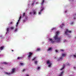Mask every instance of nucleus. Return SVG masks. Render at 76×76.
<instances>
[{
	"instance_id": "de8ad7c7",
	"label": "nucleus",
	"mask_w": 76,
	"mask_h": 76,
	"mask_svg": "<svg viewBox=\"0 0 76 76\" xmlns=\"http://www.w3.org/2000/svg\"><path fill=\"white\" fill-rule=\"evenodd\" d=\"M41 8H42V7H41Z\"/></svg>"
},
{
	"instance_id": "39448f33",
	"label": "nucleus",
	"mask_w": 76,
	"mask_h": 76,
	"mask_svg": "<svg viewBox=\"0 0 76 76\" xmlns=\"http://www.w3.org/2000/svg\"><path fill=\"white\" fill-rule=\"evenodd\" d=\"M47 64H49L48 67H51V64H51V63H50V61H47Z\"/></svg>"
},
{
	"instance_id": "7c9ffc66",
	"label": "nucleus",
	"mask_w": 76,
	"mask_h": 76,
	"mask_svg": "<svg viewBox=\"0 0 76 76\" xmlns=\"http://www.w3.org/2000/svg\"><path fill=\"white\" fill-rule=\"evenodd\" d=\"M54 29H55V28H53L52 29V31H53V30H54Z\"/></svg>"
},
{
	"instance_id": "37998d69",
	"label": "nucleus",
	"mask_w": 76,
	"mask_h": 76,
	"mask_svg": "<svg viewBox=\"0 0 76 76\" xmlns=\"http://www.w3.org/2000/svg\"><path fill=\"white\" fill-rule=\"evenodd\" d=\"M23 22H25V20H23Z\"/></svg>"
},
{
	"instance_id": "cd10ccee",
	"label": "nucleus",
	"mask_w": 76,
	"mask_h": 76,
	"mask_svg": "<svg viewBox=\"0 0 76 76\" xmlns=\"http://www.w3.org/2000/svg\"><path fill=\"white\" fill-rule=\"evenodd\" d=\"M18 24H19V22H17V25L16 26H17L18 25Z\"/></svg>"
},
{
	"instance_id": "a18cd8bd",
	"label": "nucleus",
	"mask_w": 76,
	"mask_h": 76,
	"mask_svg": "<svg viewBox=\"0 0 76 76\" xmlns=\"http://www.w3.org/2000/svg\"><path fill=\"white\" fill-rule=\"evenodd\" d=\"M12 51H13V50H12Z\"/></svg>"
},
{
	"instance_id": "423d86ee",
	"label": "nucleus",
	"mask_w": 76,
	"mask_h": 76,
	"mask_svg": "<svg viewBox=\"0 0 76 76\" xmlns=\"http://www.w3.org/2000/svg\"><path fill=\"white\" fill-rule=\"evenodd\" d=\"M44 8H42V9H41V10H40V11L39 12V15H41L42 12L43 11V10H44Z\"/></svg>"
},
{
	"instance_id": "c9c22d12",
	"label": "nucleus",
	"mask_w": 76,
	"mask_h": 76,
	"mask_svg": "<svg viewBox=\"0 0 76 76\" xmlns=\"http://www.w3.org/2000/svg\"><path fill=\"white\" fill-rule=\"evenodd\" d=\"M73 56L75 57H76V55H74Z\"/></svg>"
},
{
	"instance_id": "72a5a7b5",
	"label": "nucleus",
	"mask_w": 76,
	"mask_h": 76,
	"mask_svg": "<svg viewBox=\"0 0 76 76\" xmlns=\"http://www.w3.org/2000/svg\"><path fill=\"white\" fill-rule=\"evenodd\" d=\"M55 51L56 53H57V52H58V50H56Z\"/></svg>"
},
{
	"instance_id": "393cba45",
	"label": "nucleus",
	"mask_w": 76,
	"mask_h": 76,
	"mask_svg": "<svg viewBox=\"0 0 76 76\" xmlns=\"http://www.w3.org/2000/svg\"><path fill=\"white\" fill-rule=\"evenodd\" d=\"M20 64L21 66H23V63H20Z\"/></svg>"
},
{
	"instance_id": "c756f323",
	"label": "nucleus",
	"mask_w": 76,
	"mask_h": 76,
	"mask_svg": "<svg viewBox=\"0 0 76 76\" xmlns=\"http://www.w3.org/2000/svg\"><path fill=\"white\" fill-rule=\"evenodd\" d=\"M18 31V29L16 28V29L15 30L14 32H16Z\"/></svg>"
},
{
	"instance_id": "c03bdc74",
	"label": "nucleus",
	"mask_w": 76,
	"mask_h": 76,
	"mask_svg": "<svg viewBox=\"0 0 76 76\" xmlns=\"http://www.w3.org/2000/svg\"><path fill=\"white\" fill-rule=\"evenodd\" d=\"M26 76H29L28 75H27Z\"/></svg>"
},
{
	"instance_id": "79ce46f5",
	"label": "nucleus",
	"mask_w": 76,
	"mask_h": 76,
	"mask_svg": "<svg viewBox=\"0 0 76 76\" xmlns=\"http://www.w3.org/2000/svg\"><path fill=\"white\" fill-rule=\"evenodd\" d=\"M65 13H66V12H67V11L66 10L65 11Z\"/></svg>"
},
{
	"instance_id": "5701e85b",
	"label": "nucleus",
	"mask_w": 76,
	"mask_h": 76,
	"mask_svg": "<svg viewBox=\"0 0 76 76\" xmlns=\"http://www.w3.org/2000/svg\"><path fill=\"white\" fill-rule=\"evenodd\" d=\"M44 0H43L42 3L41 4V5H43L44 4Z\"/></svg>"
},
{
	"instance_id": "c85d7f7f",
	"label": "nucleus",
	"mask_w": 76,
	"mask_h": 76,
	"mask_svg": "<svg viewBox=\"0 0 76 76\" xmlns=\"http://www.w3.org/2000/svg\"><path fill=\"white\" fill-rule=\"evenodd\" d=\"M36 57H34V58L32 59V60H34L35 59H36Z\"/></svg>"
},
{
	"instance_id": "473e14b6",
	"label": "nucleus",
	"mask_w": 76,
	"mask_h": 76,
	"mask_svg": "<svg viewBox=\"0 0 76 76\" xmlns=\"http://www.w3.org/2000/svg\"><path fill=\"white\" fill-rule=\"evenodd\" d=\"M39 69H40V67H38L37 69H38V70H39Z\"/></svg>"
},
{
	"instance_id": "2f4dec72",
	"label": "nucleus",
	"mask_w": 76,
	"mask_h": 76,
	"mask_svg": "<svg viewBox=\"0 0 76 76\" xmlns=\"http://www.w3.org/2000/svg\"><path fill=\"white\" fill-rule=\"evenodd\" d=\"M60 50L61 51H64V50Z\"/></svg>"
},
{
	"instance_id": "20e7f679",
	"label": "nucleus",
	"mask_w": 76,
	"mask_h": 76,
	"mask_svg": "<svg viewBox=\"0 0 76 76\" xmlns=\"http://www.w3.org/2000/svg\"><path fill=\"white\" fill-rule=\"evenodd\" d=\"M33 55V53H31V52L28 53V58H31V56Z\"/></svg>"
},
{
	"instance_id": "4be33fe9",
	"label": "nucleus",
	"mask_w": 76,
	"mask_h": 76,
	"mask_svg": "<svg viewBox=\"0 0 76 76\" xmlns=\"http://www.w3.org/2000/svg\"><path fill=\"white\" fill-rule=\"evenodd\" d=\"M66 65H67L68 66H70V63H66Z\"/></svg>"
},
{
	"instance_id": "4468645a",
	"label": "nucleus",
	"mask_w": 76,
	"mask_h": 76,
	"mask_svg": "<svg viewBox=\"0 0 76 76\" xmlns=\"http://www.w3.org/2000/svg\"><path fill=\"white\" fill-rule=\"evenodd\" d=\"M64 71H62L61 72V74L59 75V76H62V74L63 73H64Z\"/></svg>"
},
{
	"instance_id": "a878e982",
	"label": "nucleus",
	"mask_w": 76,
	"mask_h": 76,
	"mask_svg": "<svg viewBox=\"0 0 76 76\" xmlns=\"http://www.w3.org/2000/svg\"><path fill=\"white\" fill-rule=\"evenodd\" d=\"M29 14L30 15H32V12H30V13H29Z\"/></svg>"
},
{
	"instance_id": "7ed1b4c3",
	"label": "nucleus",
	"mask_w": 76,
	"mask_h": 76,
	"mask_svg": "<svg viewBox=\"0 0 76 76\" xmlns=\"http://www.w3.org/2000/svg\"><path fill=\"white\" fill-rule=\"evenodd\" d=\"M72 32V31L69 30L68 29H66V31L65 32V34L66 35H67V33H71Z\"/></svg>"
},
{
	"instance_id": "4c0bfd02",
	"label": "nucleus",
	"mask_w": 76,
	"mask_h": 76,
	"mask_svg": "<svg viewBox=\"0 0 76 76\" xmlns=\"http://www.w3.org/2000/svg\"><path fill=\"white\" fill-rule=\"evenodd\" d=\"M73 22H71V24L72 25V24H73Z\"/></svg>"
},
{
	"instance_id": "49530a36",
	"label": "nucleus",
	"mask_w": 76,
	"mask_h": 76,
	"mask_svg": "<svg viewBox=\"0 0 76 76\" xmlns=\"http://www.w3.org/2000/svg\"><path fill=\"white\" fill-rule=\"evenodd\" d=\"M73 76V75H71V76Z\"/></svg>"
},
{
	"instance_id": "2eb2a0df",
	"label": "nucleus",
	"mask_w": 76,
	"mask_h": 76,
	"mask_svg": "<svg viewBox=\"0 0 76 76\" xmlns=\"http://www.w3.org/2000/svg\"><path fill=\"white\" fill-rule=\"evenodd\" d=\"M64 67H65V65H63V66L62 67V68L61 69V70H62L64 68Z\"/></svg>"
},
{
	"instance_id": "9d476101",
	"label": "nucleus",
	"mask_w": 76,
	"mask_h": 76,
	"mask_svg": "<svg viewBox=\"0 0 76 76\" xmlns=\"http://www.w3.org/2000/svg\"><path fill=\"white\" fill-rule=\"evenodd\" d=\"M4 48V46L1 47L0 48V50H3V49Z\"/></svg>"
},
{
	"instance_id": "f8f14e48",
	"label": "nucleus",
	"mask_w": 76,
	"mask_h": 76,
	"mask_svg": "<svg viewBox=\"0 0 76 76\" xmlns=\"http://www.w3.org/2000/svg\"><path fill=\"white\" fill-rule=\"evenodd\" d=\"M15 69L13 68L12 69V72L11 73H14L15 72Z\"/></svg>"
},
{
	"instance_id": "58836bf2",
	"label": "nucleus",
	"mask_w": 76,
	"mask_h": 76,
	"mask_svg": "<svg viewBox=\"0 0 76 76\" xmlns=\"http://www.w3.org/2000/svg\"><path fill=\"white\" fill-rule=\"evenodd\" d=\"M24 71H25V69H24L23 70V72H24Z\"/></svg>"
},
{
	"instance_id": "dca6fc26",
	"label": "nucleus",
	"mask_w": 76,
	"mask_h": 76,
	"mask_svg": "<svg viewBox=\"0 0 76 76\" xmlns=\"http://www.w3.org/2000/svg\"><path fill=\"white\" fill-rule=\"evenodd\" d=\"M6 74L8 75H10V74H12V73H8V72H5Z\"/></svg>"
},
{
	"instance_id": "f03ea898",
	"label": "nucleus",
	"mask_w": 76,
	"mask_h": 76,
	"mask_svg": "<svg viewBox=\"0 0 76 76\" xmlns=\"http://www.w3.org/2000/svg\"><path fill=\"white\" fill-rule=\"evenodd\" d=\"M62 56L63 57H61L58 60V61H60V60H61L64 57H66V55L65 54L63 53L62 54Z\"/></svg>"
},
{
	"instance_id": "aec40b11",
	"label": "nucleus",
	"mask_w": 76,
	"mask_h": 76,
	"mask_svg": "<svg viewBox=\"0 0 76 76\" xmlns=\"http://www.w3.org/2000/svg\"><path fill=\"white\" fill-rule=\"evenodd\" d=\"M34 63L35 64H38V61H34Z\"/></svg>"
},
{
	"instance_id": "b1692460",
	"label": "nucleus",
	"mask_w": 76,
	"mask_h": 76,
	"mask_svg": "<svg viewBox=\"0 0 76 76\" xmlns=\"http://www.w3.org/2000/svg\"><path fill=\"white\" fill-rule=\"evenodd\" d=\"M25 13H24L23 14V17H24V16H25Z\"/></svg>"
},
{
	"instance_id": "6e6552de",
	"label": "nucleus",
	"mask_w": 76,
	"mask_h": 76,
	"mask_svg": "<svg viewBox=\"0 0 76 76\" xmlns=\"http://www.w3.org/2000/svg\"><path fill=\"white\" fill-rule=\"evenodd\" d=\"M64 26V23H62V25H61L60 26L59 28H63V27Z\"/></svg>"
},
{
	"instance_id": "f704fd0d",
	"label": "nucleus",
	"mask_w": 76,
	"mask_h": 76,
	"mask_svg": "<svg viewBox=\"0 0 76 76\" xmlns=\"http://www.w3.org/2000/svg\"><path fill=\"white\" fill-rule=\"evenodd\" d=\"M32 6H34V3H33L32 4Z\"/></svg>"
},
{
	"instance_id": "0eeeda50",
	"label": "nucleus",
	"mask_w": 76,
	"mask_h": 76,
	"mask_svg": "<svg viewBox=\"0 0 76 76\" xmlns=\"http://www.w3.org/2000/svg\"><path fill=\"white\" fill-rule=\"evenodd\" d=\"M49 41H51L52 44H54V43L55 42L54 41H53V39H50Z\"/></svg>"
},
{
	"instance_id": "1a4fd4ad",
	"label": "nucleus",
	"mask_w": 76,
	"mask_h": 76,
	"mask_svg": "<svg viewBox=\"0 0 76 76\" xmlns=\"http://www.w3.org/2000/svg\"><path fill=\"white\" fill-rule=\"evenodd\" d=\"M7 32L6 33V34H7V32H9V28H8L6 30Z\"/></svg>"
},
{
	"instance_id": "6ab92c4d",
	"label": "nucleus",
	"mask_w": 76,
	"mask_h": 76,
	"mask_svg": "<svg viewBox=\"0 0 76 76\" xmlns=\"http://www.w3.org/2000/svg\"><path fill=\"white\" fill-rule=\"evenodd\" d=\"M52 50V48H49L47 50L48 51H50V50Z\"/></svg>"
},
{
	"instance_id": "e433bc0d",
	"label": "nucleus",
	"mask_w": 76,
	"mask_h": 76,
	"mask_svg": "<svg viewBox=\"0 0 76 76\" xmlns=\"http://www.w3.org/2000/svg\"><path fill=\"white\" fill-rule=\"evenodd\" d=\"M12 23H13V22H11L10 23V24H12Z\"/></svg>"
},
{
	"instance_id": "a19ab883",
	"label": "nucleus",
	"mask_w": 76,
	"mask_h": 76,
	"mask_svg": "<svg viewBox=\"0 0 76 76\" xmlns=\"http://www.w3.org/2000/svg\"><path fill=\"white\" fill-rule=\"evenodd\" d=\"M74 68L75 69H76V67H74Z\"/></svg>"
},
{
	"instance_id": "ea45409f",
	"label": "nucleus",
	"mask_w": 76,
	"mask_h": 76,
	"mask_svg": "<svg viewBox=\"0 0 76 76\" xmlns=\"http://www.w3.org/2000/svg\"><path fill=\"white\" fill-rule=\"evenodd\" d=\"M73 19H76V18H75V17H74V18H73Z\"/></svg>"
},
{
	"instance_id": "bb28decb",
	"label": "nucleus",
	"mask_w": 76,
	"mask_h": 76,
	"mask_svg": "<svg viewBox=\"0 0 76 76\" xmlns=\"http://www.w3.org/2000/svg\"><path fill=\"white\" fill-rule=\"evenodd\" d=\"M4 64H7V62H4Z\"/></svg>"
},
{
	"instance_id": "f257e3e1",
	"label": "nucleus",
	"mask_w": 76,
	"mask_h": 76,
	"mask_svg": "<svg viewBox=\"0 0 76 76\" xmlns=\"http://www.w3.org/2000/svg\"><path fill=\"white\" fill-rule=\"evenodd\" d=\"M56 35L55 36L53 37L55 40H56V42H61V37H58V31H57L56 33Z\"/></svg>"
},
{
	"instance_id": "412c9836",
	"label": "nucleus",
	"mask_w": 76,
	"mask_h": 76,
	"mask_svg": "<svg viewBox=\"0 0 76 76\" xmlns=\"http://www.w3.org/2000/svg\"><path fill=\"white\" fill-rule=\"evenodd\" d=\"M21 18H22V17L21 16H20L19 18V20H18V22L19 23V22L20 20L21 19Z\"/></svg>"
},
{
	"instance_id": "9b49d317",
	"label": "nucleus",
	"mask_w": 76,
	"mask_h": 76,
	"mask_svg": "<svg viewBox=\"0 0 76 76\" xmlns=\"http://www.w3.org/2000/svg\"><path fill=\"white\" fill-rule=\"evenodd\" d=\"M10 29L11 30H13L15 29V27L13 26H12L11 27H10Z\"/></svg>"
},
{
	"instance_id": "ddd939ff",
	"label": "nucleus",
	"mask_w": 76,
	"mask_h": 76,
	"mask_svg": "<svg viewBox=\"0 0 76 76\" xmlns=\"http://www.w3.org/2000/svg\"><path fill=\"white\" fill-rule=\"evenodd\" d=\"M33 15H36V11L34 10L33 11Z\"/></svg>"
},
{
	"instance_id": "a211bd4d",
	"label": "nucleus",
	"mask_w": 76,
	"mask_h": 76,
	"mask_svg": "<svg viewBox=\"0 0 76 76\" xmlns=\"http://www.w3.org/2000/svg\"><path fill=\"white\" fill-rule=\"evenodd\" d=\"M40 48H38L36 50V51H40Z\"/></svg>"
},
{
	"instance_id": "f3484780",
	"label": "nucleus",
	"mask_w": 76,
	"mask_h": 76,
	"mask_svg": "<svg viewBox=\"0 0 76 76\" xmlns=\"http://www.w3.org/2000/svg\"><path fill=\"white\" fill-rule=\"evenodd\" d=\"M22 58V57H18L17 58L18 60H21Z\"/></svg>"
}]
</instances>
